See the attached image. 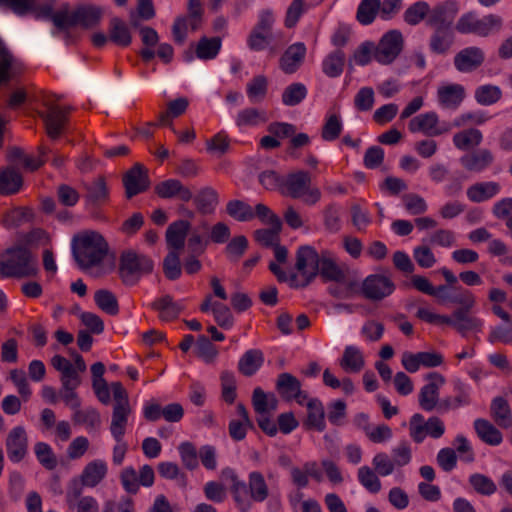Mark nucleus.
<instances>
[{"mask_svg":"<svg viewBox=\"0 0 512 512\" xmlns=\"http://www.w3.org/2000/svg\"><path fill=\"white\" fill-rule=\"evenodd\" d=\"M307 419L305 425L322 432L326 428L325 411L322 402L317 398L309 399L306 403Z\"/></svg>","mask_w":512,"mask_h":512,"instance_id":"f704fd0d","label":"nucleus"},{"mask_svg":"<svg viewBox=\"0 0 512 512\" xmlns=\"http://www.w3.org/2000/svg\"><path fill=\"white\" fill-rule=\"evenodd\" d=\"M153 260L134 250H124L119 256L118 275L125 286H135L144 275L152 273Z\"/></svg>","mask_w":512,"mask_h":512,"instance_id":"423d86ee","label":"nucleus"},{"mask_svg":"<svg viewBox=\"0 0 512 512\" xmlns=\"http://www.w3.org/2000/svg\"><path fill=\"white\" fill-rule=\"evenodd\" d=\"M394 290L395 284L389 277L371 274L363 280L360 292L368 300L381 301L390 296Z\"/></svg>","mask_w":512,"mask_h":512,"instance_id":"f8f14e48","label":"nucleus"},{"mask_svg":"<svg viewBox=\"0 0 512 512\" xmlns=\"http://www.w3.org/2000/svg\"><path fill=\"white\" fill-rule=\"evenodd\" d=\"M107 473V464L105 461L96 459L89 462L82 474L80 480H102Z\"/></svg>","mask_w":512,"mask_h":512,"instance_id":"0e129e2a","label":"nucleus"},{"mask_svg":"<svg viewBox=\"0 0 512 512\" xmlns=\"http://www.w3.org/2000/svg\"><path fill=\"white\" fill-rule=\"evenodd\" d=\"M364 358L359 348L356 346H346L342 358L340 359V366L346 372H359L364 367Z\"/></svg>","mask_w":512,"mask_h":512,"instance_id":"37998d69","label":"nucleus"},{"mask_svg":"<svg viewBox=\"0 0 512 512\" xmlns=\"http://www.w3.org/2000/svg\"><path fill=\"white\" fill-rule=\"evenodd\" d=\"M183 465L189 469L194 470L198 467L199 452L191 442H183L178 447Z\"/></svg>","mask_w":512,"mask_h":512,"instance_id":"774afa93","label":"nucleus"},{"mask_svg":"<svg viewBox=\"0 0 512 512\" xmlns=\"http://www.w3.org/2000/svg\"><path fill=\"white\" fill-rule=\"evenodd\" d=\"M189 102L186 98L180 97L170 101L167 105V110L160 113L159 125L172 127V118L181 116L187 109Z\"/></svg>","mask_w":512,"mask_h":512,"instance_id":"09e8293b","label":"nucleus"},{"mask_svg":"<svg viewBox=\"0 0 512 512\" xmlns=\"http://www.w3.org/2000/svg\"><path fill=\"white\" fill-rule=\"evenodd\" d=\"M8 459L14 463L22 461L28 451V437L23 426L14 427L6 438Z\"/></svg>","mask_w":512,"mask_h":512,"instance_id":"f3484780","label":"nucleus"},{"mask_svg":"<svg viewBox=\"0 0 512 512\" xmlns=\"http://www.w3.org/2000/svg\"><path fill=\"white\" fill-rule=\"evenodd\" d=\"M100 8L94 6H81L73 11V19L70 24L81 25L85 28L96 26L101 19Z\"/></svg>","mask_w":512,"mask_h":512,"instance_id":"58836bf2","label":"nucleus"},{"mask_svg":"<svg viewBox=\"0 0 512 512\" xmlns=\"http://www.w3.org/2000/svg\"><path fill=\"white\" fill-rule=\"evenodd\" d=\"M474 97L480 105L490 106L501 99L502 91L496 85L486 84L476 88Z\"/></svg>","mask_w":512,"mask_h":512,"instance_id":"603ef678","label":"nucleus"},{"mask_svg":"<svg viewBox=\"0 0 512 512\" xmlns=\"http://www.w3.org/2000/svg\"><path fill=\"white\" fill-rule=\"evenodd\" d=\"M458 11V3L455 0H448V5L436 9L427 19L426 26L433 29L429 38V49L432 53L445 55L454 45L455 27L453 24Z\"/></svg>","mask_w":512,"mask_h":512,"instance_id":"f03ea898","label":"nucleus"},{"mask_svg":"<svg viewBox=\"0 0 512 512\" xmlns=\"http://www.w3.org/2000/svg\"><path fill=\"white\" fill-rule=\"evenodd\" d=\"M494 160V156L488 149H482L463 155L460 163L463 168L470 172H482L488 168Z\"/></svg>","mask_w":512,"mask_h":512,"instance_id":"bb28decb","label":"nucleus"},{"mask_svg":"<svg viewBox=\"0 0 512 512\" xmlns=\"http://www.w3.org/2000/svg\"><path fill=\"white\" fill-rule=\"evenodd\" d=\"M163 272L169 280H177L181 276L179 252L169 251L163 260Z\"/></svg>","mask_w":512,"mask_h":512,"instance_id":"e2e57ef3","label":"nucleus"},{"mask_svg":"<svg viewBox=\"0 0 512 512\" xmlns=\"http://www.w3.org/2000/svg\"><path fill=\"white\" fill-rule=\"evenodd\" d=\"M220 37H201L197 43L195 54L201 60L214 59L221 49Z\"/></svg>","mask_w":512,"mask_h":512,"instance_id":"49530a36","label":"nucleus"},{"mask_svg":"<svg viewBox=\"0 0 512 512\" xmlns=\"http://www.w3.org/2000/svg\"><path fill=\"white\" fill-rule=\"evenodd\" d=\"M283 186L286 194L293 199H302L307 205H314L321 199V191L311 186V176L307 171L299 170L287 175Z\"/></svg>","mask_w":512,"mask_h":512,"instance_id":"6e6552de","label":"nucleus"},{"mask_svg":"<svg viewBox=\"0 0 512 512\" xmlns=\"http://www.w3.org/2000/svg\"><path fill=\"white\" fill-rule=\"evenodd\" d=\"M270 226L268 229H258L254 232L255 240L265 247H274L279 243L282 222H277V224Z\"/></svg>","mask_w":512,"mask_h":512,"instance_id":"4d7b16f0","label":"nucleus"},{"mask_svg":"<svg viewBox=\"0 0 512 512\" xmlns=\"http://www.w3.org/2000/svg\"><path fill=\"white\" fill-rule=\"evenodd\" d=\"M53 368L61 373L60 381L63 386H80L81 377L73 364L61 355H54L51 359Z\"/></svg>","mask_w":512,"mask_h":512,"instance_id":"a878e982","label":"nucleus"},{"mask_svg":"<svg viewBox=\"0 0 512 512\" xmlns=\"http://www.w3.org/2000/svg\"><path fill=\"white\" fill-rule=\"evenodd\" d=\"M131 412V406L113 405L110 432L116 442L123 440Z\"/></svg>","mask_w":512,"mask_h":512,"instance_id":"c756f323","label":"nucleus"},{"mask_svg":"<svg viewBox=\"0 0 512 512\" xmlns=\"http://www.w3.org/2000/svg\"><path fill=\"white\" fill-rule=\"evenodd\" d=\"M473 307L457 308L451 316L435 314L426 308H419L416 316L430 324H446L453 327L459 334L466 336L471 331H481L483 322L472 316L470 310Z\"/></svg>","mask_w":512,"mask_h":512,"instance_id":"39448f33","label":"nucleus"},{"mask_svg":"<svg viewBox=\"0 0 512 512\" xmlns=\"http://www.w3.org/2000/svg\"><path fill=\"white\" fill-rule=\"evenodd\" d=\"M47 110L39 112V116L45 123L46 131L49 137L56 139L60 136L62 129L68 118L66 113L57 105L47 104Z\"/></svg>","mask_w":512,"mask_h":512,"instance_id":"412c9836","label":"nucleus"},{"mask_svg":"<svg viewBox=\"0 0 512 512\" xmlns=\"http://www.w3.org/2000/svg\"><path fill=\"white\" fill-rule=\"evenodd\" d=\"M341 209L335 204L328 205L323 211L324 227L330 233H337L341 230Z\"/></svg>","mask_w":512,"mask_h":512,"instance_id":"680f3d73","label":"nucleus"},{"mask_svg":"<svg viewBox=\"0 0 512 512\" xmlns=\"http://www.w3.org/2000/svg\"><path fill=\"white\" fill-rule=\"evenodd\" d=\"M38 272L37 257L21 244L7 248L0 256V275L4 278H30Z\"/></svg>","mask_w":512,"mask_h":512,"instance_id":"20e7f679","label":"nucleus"},{"mask_svg":"<svg viewBox=\"0 0 512 512\" xmlns=\"http://www.w3.org/2000/svg\"><path fill=\"white\" fill-rule=\"evenodd\" d=\"M403 46L402 33L399 30H390L374 45V59L382 65L391 64L401 53Z\"/></svg>","mask_w":512,"mask_h":512,"instance_id":"9d476101","label":"nucleus"},{"mask_svg":"<svg viewBox=\"0 0 512 512\" xmlns=\"http://www.w3.org/2000/svg\"><path fill=\"white\" fill-rule=\"evenodd\" d=\"M439 118L436 112H426L415 116L409 121L408 128L410 132H422L427 136H439L448 132L451 126L445 128L438 127Z\"/></svg>","mask_w":512,"mask_h":512,"instance_id":"a211bd4d","label":"nucleus"},{"mask_svg":"<svg viewBox=\"0 0 512 512\" xmlns=\"http://www.w3.org/2000/svg\"><path fill=\"white\" fill-rule=\"evenodd\" d=\"M485 61L484 51L477 46L463 48L454 56V66L462 73L477 70Z\"/></svg>","mask_w":512,"mask_h":512,"instance_id":"6ab92c4d","label":"nucleus"},{"mask_svg":"<svg viewBox=\"0 0 512 512\" xmlns=\"http://www.w3.org/2000/svg\"><path fill=\"white\" fill-rule=\"evenodd\" d=\"M267 121V114L264 110L257 108H246L238 112L236 124L242 126H256Z\"/></svg>","mask_w":512,"mask_h":512,"instance_id":"864d4df0","label":"nucleus"},{"mask_svg":"<svg viewBox=\"0 0 512 512\" xmlns=\"http://www.w3.org/2000/svg\"><path fill=\"white\" fill-rule=\"evenodd\" d=\"M345 61V53L341 49H336L323 59L322 72L329 78H337L344 71Z\"/></svg>","mask_w":512,"mask_h":512,"instance_id":"c9c22d12","label":"nucleus"},{"mask_svg":"<svg viewBox=\"0 0 512 512\" xmlns=\"http://www.w3.org/2000/svg\"><path fill=\"white\" fill-rule=\"evenodd\" d=\"M97 307L108 315L115 316L119 313V303L116 295L108 289H99L94 294Z\"/></svg>","mask_w":512,"mask_h":512,"instance_id":"c03bdc74","label":"nucleus"},{"mask_svg":"<svg viewBox=\"0 0 512 512\" xmlns=\"http://www.w3.org/2000/svg\"><path fill=\"white\" fill-rule=\"evenodd\" d=\"M108 251L107 241L97 231H86L72 239L73 257L81 269L87 270L101 264Z\"/></svg>","mask_w":512,"mask_h":512,"instance_id":"7ed1b4c3","label":"nucleus"},{"mask_svg":"<svg viewBox=\"0 0 512 512\" xmlns=\"http://www.w3.org/2000/svg\"><path fill=\"white\" fill-rule=\"evenodd\" d=\"M8 9L17 16L33 13L36 19H52L55 2L39 5L36 0H6Z\"/></svg>","mask_w":512,"mask_h":512,"instance_id":"2eb2a0df","label":"nucleus"},{"mask_svg":"<svg viewBox=\"0 0 512 512\" xmlns=\"http://www.w3.org/2000/svg\"><path fill=\"white\" fill-rule=\"evenodd\" d=\"M381 0H361L356 11V20L364 26L372 24L380 14Z\"/></svg>","mask_w":512,"mask_h":512,"instance_id":"79ce46f5","label":"nucleus"},{"mask_svg":"<svg viewBox=\"0 0 512 512\" xmlns=\"http://www.w3.org/2000/svg\"><path fill=\"white\" fill-rule=\"evenodd\" d=\"M445 433V424L437 416L424 420V416L420 413H415L409 421V434L416 443H422L426 436L433 439H438Z\"/></svg>","mask_w":512,"mask_h":512,"instance_id":"1a4fd4ad","label":"nucleus"},{"mask_svg":"<svg viewBox=\"0 0 512 512\" xmlns=\"http://www.w3.org/2000/svg\"><path fill=\"white\" fill-rule=\"evenodd\" d=\"M152 308L159 312V318L162 321H172L178 317L183 310V306L174 302L170 295H165L152 303Z\"/></svg>","mask_w":512,"mask_h":512,"instance_id":"e433bc0d","label":"nucleus"},{"mask_svg":"<svg viewBox=\"0 0 512 512\" xmlns=\"http://www.w3.org/2000/svg\"><path fill=\"white\" fill-rule=\"evenodd\" d=\"M296 270L301 275V282H297V275L290 276L291 286L304 288L308 286L318 274L324 281L345 282V272L337 265L335 260L323 252L320 256L316 249L309 245L300 246L296 252Z\"/></svg>","mask_w":512,"mask_h":512,"instance_id":"f257e3e1","label":"nucleus"},{"mask_svg":"<svg viewBox=\"0 0 512 512\" xmlns=\"http://www.w3.org/2000/svg\"><path fill=\"white\" fill-rule=\"evenodd\" d=\"M490 414L499 427L508 429L512 426V411L505 398L501 396L493 398L490 405Z\"/></svg>","mask_w":512,"mask_h":512,"instance_id":"7c9ffc66","label":"nucleus"},{"mask_svg":"<svg viewBox=\"0 0 512 512\" xmlns=\"http://www.w3.org/2000/svg\"><path fill=\"white\" fill-rule=\"evenodd\" d=\"M307 96V88L302 83L288 85L282 93V102L286 106H296Z\"/></svg>","mask_w":512,"mask_h":512,"instance_id":"5fc2aeb1","label":"nucleus"},{"mask_svg":"<svg viewBox=\"0 0 512 512\" xmlns=\"http://www.w3.org/2000/svg\"><path fill=\"white\" fill-rule=\"evenodd\" d=\"M448 5V0L434 5L432 8L425 1H417L410 5L403 14L404 21L410 26H416L423 20L429 19L433 12Z\"/></svg>","mask_w":512,"mask_h":512,"instance_id":"5701e85b","label":"nucleus"},{"mask_svg":"<svg viewBox=\"0 0 512 512\" xmlns=\"http://www.w3.org/2000/svg\"><path fill=\"white\" fill-rule=\"evenodd\" d=\"M227 214L239 222L254 219L253 208L242 200H231L226 205Z\"/></svg>","mask_w":512,"mask_h":512,"instance_id":"3c124183","label":"nucleus"},{"mask_svg":"<svg viewBox=\"0 0 512 512\" xmlns=\"http://www.w3.org/2000/svg\"><path fill=\"white\" fill-rule=\"evenodd\" d=\"M426 379L429 382L420 389L418 394L419 406L426 412L434 409L440 412V388L445 384V377L438 372H430L426 375Z\"/></svg>","mask_w":512,"mask_h":512,"instance_id":"9b49d317","label":"nucleus"},{"mask_svg":"<svg viewBox=\"0 0 512 512\" xmlns=\"http://www.w3.org/2000/svg\"><path fill=\"white\" fill-rule=\"evenodd\" d=\"M500 191V185L497 182H481L471 185L467 189V197L474 203L484 202Z\"/></svg>","mask_w":512,"mask_h":512,"instance_id":"4c0bfd02","label":"nucleus"},{"mask_svg":"<svg viewBox=\"0 0 512 512\" xmlns=\"http://www.w3.org/2000/svg\"><path fill=\"white\" fill-rule=\"evenodd\" d=\"M109 40L114 44L127 47L132 42V36L128 26L118 17H113L109 23Z\"/></svg>","mask_w":512,"mask_h":512,"instance_id":"ea45409f","label":"nucleus"},{"mask_svg":"<svg viewBox=\"0 0 512 512\" xmlns=\"http://www.w3.org/2000/svg\"><path fill=\"white\" fill-rule=\"evenodd\" d=\"M268 89V81L264 75H257L247 84V95L252 101L262 100Z\"/></svg>","mask_w":512,"mask_h":512,"instance_id":"69168bd1","label":"nucleus"},{"mask_svg":"<svg viewBox=\"0 0 512 512\" xmlns=\"http://www.w3.org/2000/svg\"><path fill=\"white\" fill-rule=\"evenodd\" d=\"M301 382L291 373H280L277 377L275 389L285 401L293 400L296 393L300 392Z\"/></svg>","mask_w":512,"mask_h":512,"instance_id":"473e14b6","label":"nucleus"},{"mask_svg":"<svg viewBox=\"0 0 512 512\" xmlns=\"http://www.w3.org/2000/svg\"><path fill=\"white\" fill-rule=\"evenodd\" d=\"M504 25V20L500 15L487 14L479 17L475 11H469L462 14L456 24L455 30L463 35L473 34L479 37H488L498 34Z\"/></svg>","mask_w":512,"mask_h":512,"instance_id":"0eeeda50","label":"nucleus"},{"mask_svg":"<svg viewBox=\"0 0 512 512\" xmlns=\"http://www.w3.org/2000/svg\"><path fill=\"white\" fill-rule=\"evenodd\" d=\"M264 362L263 352L259 349L246 351L238 362V371L247 377L253 376Z\"/></svg>","mask_w":512,"mask_h":512,"instance_id":"72a5a7b5","label":"nucleus"},{"mask_svg":"<svg viewBox=\"0 0 512 512\" xmlns=\"http://www.w3.org/2000/svg\"><path fill=\"white\" fill-rule=\"evenodd\" d=\"M85 205L87 209L98 208L109 200V188L106 179L103 176H98L92 182L85 184Z\"/></svg>","mask_w":512,"mask_h":512,"instance_id":"aec40b11","label":"nucleus"},{"mask_svg":"<svg viewBox=\"0 0 512 512\" xmlns=\"http://www.w3.org/2000/svg\"><path fill=\"white\" fill-rule=\"evenodd\" d=\"M33 216V211L30 208L15 207L5 211L1 216L0 222L5 228L10 229L31 221Z\"/></svg>","mask_w":512,"mask_h":512,"instance_id":"a19ab883","label":"nucleus"},{"mask_svg":"<svg viewBox=\"0 0 512 512\" xmlns=\"http://www.w3.org/2000/svg\"><path fill=\"white\" fill-rule=\"evenodd\" d=\"M482 139L483 135L480 130L470 128L456 133L453 136V144L457 149L465 151L478 146L482 142Z\"/></svg>","mask_w":512,"mask_h":512,"instance_id":"a18cd8bd","label":"nucleus"},{"mask_svg":"<svg viewBox=\"0 0 512 512\" xmlns=\"http://www.w3.org/2000/svg\"><path fill=\"white\" fill-rule=\"evenodd\" d=\"M454 396H447L441 399L440 413H445L450 410H457L461 407L469 406L472 404L471 386L465 383L460 378L452 380Z\"/></svg>","mask_w":512,"mask_h":512,"instance_id":"4468645a","label":"nucleus"},{"mask_svg":"<svg viewBox=\"0 0 512 512\" xmlns=\"http://www.w3.org/2000/svg\"><path fill=\"white\" fill-rule=\"evenodd\" d=\"M474 430L479 439L487 445L498 446L503 441L502 433L489 420L477 418L473 422Z\"/></svg>","mask_w":512,"mask_h":512,"instance_id":"c85d7f7f","label":"nucleus"},{"mask_svg":"<svg viewBox=\"0 0 512 512\" xmlns=\"http://www.w3.org/2000/svg\"><path fill=\"white\" fill-rule=\"evenodd\" d=\"M465 96V88L461 84H448L437 90L438 102L445 109L456 110Z\"/></svg>","mask_w":512,"mask_h":512,"instance_id":"b1692460","label":"nucleus"},{"mask_svg":"<svg viewBox=\"0 0 512 512\" xmlns=\"http://www.w3.org/2000/svg\"><path fill=\"white\" fill-rule=\"evenodd\" d=\"M446 302L458 304L461 306L460 308L473 307L475 305V298L469 290L456 285L451 286V290Z\"/></svg>","mask_w":512,"mask_h":512,"instance_id":"bf43d9fd","label":"nucleus"},{"mask_svg":"<svg viewBox=\"0 0 512 512\" xmlns=\"http://www.w3.org/2000/svg\"><path fill=\"white\" fill-rule=\"evenodd\" d=\"M212 312L216 323L223 329H230L234 324V317L230 308L221 303L214 302L212 305Z\"/></svg>","mask_w":512,"mask_h":512,"instance_id":"338daca9","label":"nucleus"},{"mask_svg":"<svg viewBox=\"0 0 512 512\" xmlns=\"http://www.w3.org/2000/svg\"><path fill=\"white\" fill-rule=\"evenodd\" d=\"M34 452L39 463L48 470H54L57 467V457L49 444L37 442L34 446Z\"/></svg>","mask_w":512,"mask_h":512,"instance_id":"6e6d98bb","label":"nucleus"},{"mask_svg":"<svg viewBox=\"0 0 512 512\" xmlns=\"http://www.w3.org/2000/svg\"><path fill=\"white\" fill-rule=\"evenodd\" d=\"M252 405L258 415L268 414L277 407V400L274 395L269 402L268 395L260 387H256L252 394Z\"/></svg>","mask_w":512,"mask_h":512,"instance_id":"8fccbe9b","label":"nucleus"},{"mask_svg":"<svg viewBox=\"0 0 512 512\" xmlns=\"http://www.w3.org/2000/svg\"><path fill=\"white\" fill-rule=\"evenodd\" d=\"M192 199L199 213L203 215L212 214L219 204V195L210 186L200 189Z\"/></svg>","mask_w":512,"mask_h":512,"instance_id":"2f4dec72","label":"nucleus"},{"mask_svg":"<svg viewBox=\"0 0 512 512\" xmlns=\"http://www.w3.org/2000/svg\"><path fill=\"white\" fill-rule=\"evenodd\" d=\"M123 185L127 199L145 192L150 186L147 169L140 163L134 164L123 176Z\"/></svg>","mask_w":512,"mask_h":512,"instance_id":"ddd939ff","label":"nucleus"},{"mask_svg":"<svg viewBox=\"0 0 512 512\" xmlns=\"http://www.w3.org/2000/svg\"><path fill=\"white\" fill-rule=\"evenodd\" d=\"M194 351L196 355L206 363L214 362L218 355L216 346L205 335L198 336Z\"/></svg>","mask_w":512,"mask_h":512,"instance_id":"13d9d810","label":"nucleus"},{"mask_svg":"<svg viewBox=\"0 0 512 512\" xmlns=\"http://www.w3.org/2000/svg\"><path fill=\"white\" fill-rule=\"evenodd\" d=\"M155 193L163 199L178 198L183 202L192 200L191 190L178 179H167L155 186Z\"/></svg>","mask_w":512,"mask_h":512,"instance_id":"4be33fe9","label":"nucleus"},{"mask_svg":"<svg viewBox=\"0 0 512 512\" xmlns=\"http://www.w3.org/2000/svg\"><path fill=\"white\" fill-rule=\"evenodd\" d=\"M191 228V224L187 220H177L172 222L165 234L166 243L171 251L179 252L185 245V239Z\"/></svg>","mask_w":512,"mask_h":512,"instance_id":"393cba45","label":"nucleus"},{"mask_svg":"<svg viewBox=\"0 0 512 512\" xmlns=\"http://www.w3.org/2000/svg\"><path fill=\"white\" fill-rule=\"evenodd\" d=\"M72 419L75 424L83 425L89 431L99 429L101 424L100 414L93 407H88L84 410L78 409L73 413Z\"/></svg>","mask_w":512,"mask_h":512,"instance_id":"de8ad7c7","label":"nucleus"},{"mask_svg":"<svg viewBox=\"0 0 512 512\" xmlns=\"http://www.w3.org/2000/svg\"><path fill=\"white\" fill-rule=\"evenodd\" d=\"M23 186V177L12 166L0 168V195L17 194Z\"/></svg>","mask_w":512,"mask_h":512,"instance_id":"cd10ccee","label":"nucleus"},{"mask_svg":"<svg viewBox=\"0 0 512 512\" xmlns=\"http://www.w3.org/2000/svg\"><path fill=\"white\" fill-rule=\"evenodd\" d=\"M307 54L306 45L296 42L289 45L279 58V68L287 75L296 73L303 65Z\"/></svg>","mask_w":512,"mask_h":512,"instance_id":"dca6fc26","label":"nucleus"},{"mask_svg":"<svg viewBox=\"0 0 512 512\" xmlns=\"http://www.w3.org/2000/svg\"><path fill=\"white\" fill-rule=\"evenodd\" d=\"M248 248V240L244 235L236 236L225 247L229 261L238 262Z\"/></svg>","mask_w":512,"mask_h":512,"instance_id":"052dcab7","label":"nucleus"}]
</instances>
